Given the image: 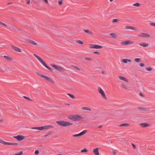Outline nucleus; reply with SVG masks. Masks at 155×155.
I'll list each match as a JSON object with an SVG mask.
<instances>
[{
  "mask_svg": "<svg viewBox=\"0 0 155 155\" xmlns=\"http://www.w3.org/2000/svg\"><path fill=\"white\" fill-rule=\"evenodd\" d=\"M68 118L74 121H80L83 118L81 116L76 114L69 115L68 116Z\"/></svg>",
  "mask_w": 155,
  "mask_h": 155,
  "instance_id": "nucleus-1",
  "label": "nucleus"
},
{
  "mask_svg": "<svg viewBox=\"0 0 155 155\" xmlns=\"http://www.w3.org/2000/svg\"><path fill=\"white\" fill-rule=\"evenodd\" d=\"M34 56L36 57L37 59L39 60V61L41 62V63L43 65L45 68L49 69V70L52 71V69L51 68L48 67L45 63L44 61L39 56H38L36 54H34Z\"/></svg>",
  "mask_w": 155,
  "mask_h": 155,
  "instance_id": "nucleus-2",
  "label": "nucleus"
},
{
  "mask_svg": "<svg viewBox=\"0 0 155 155\" xmlns=\"http://www.w3.org/2000/svg\"><path fill=\"white\" fill-rule=\"evenodd\" d=\"M56 123L59 125L63 127H66L73 124L71 123L64 121H57Z\"/></svg>",
  "mask_w": 155,
  "mask_h": 155,
  "instance_id": "nucleus-3",
  "label": "nucleus"
},
{
  "mask_svg": "<svg viewBox=\"0 0 155 155\" xmlns=\"http://www.w3.org/2000/svg\"><path fill=\"white\" fill-rule=\"evenodd\" d=\"M53 127V126L51 125H46L42 127H33L31 128L32 129H36L40 130H45L47 129H48L50 128H52Z\"/></svg>",
  "mask_w": 155,
  "mask_h": 155,
  "instance_id": "nucleus-4",
  "label": "nucleus"
},
{
  "mask_svg": "<svg viewBox=\"0 0 155 155\" xmlns=\"http://www.w3.org/2000/svg\"><path fill=\"white\" fill-rule=\"evenodd\" d=\"M98 91L99 92V93L101 94V96L105 100H107V98L106 97V94L102 89L100 87H98Z\"/></svg>",
  "mask_w": 155,
  "mask_h": 155,
  "instance_id": "nucleus-5",
  "label": "nucleus"
},
{
  "mask_svg": "<svg viewBox=\"0 0 155 155\" xmlns=\"http://www.w3.org/2000/svg\"><path fill=\"white\" fill-rule=\"evenodd\" d=\"M51 66L60 71H64V69L61 66H58L53 64H51Z\"/></svg>",
  "mask_w": 155,
  "mask_h": 155,
  "instance_id": "nucleus-6",
  "label": "nucleus"
},
{
  "mask_svg": "<svg viewBox=\"0 0 155 155\" xmlns=\"http://www.w3.org/2000/svg\"><path fill=\"white\" fill-rule=\"evenodd\" d=\"M0 143L5 145H15L17 144L15 143H9L4 141L0 139Z\"/></svg>",
  "mask_w": 155,
  "mask_h": 155,
  "instance_id": "nucleus-7",
  "label": "nucleus"
},
{
  "mask_svg": "<svg viewBox=\"0 0 155 155\" xmlns=\"http://www.w3.org/2000/svg\"><path fill=\"white\" fill-rule=\"evenodd\" d=\"M102 48V46L95 44H90L89 45V48H90L101 49Z\"/></svg>",
  "mask_w": 155,
  "mask_h": 155,
  "instance_id": "nucleus-8",
  "label": "nucleus"
},
{
  "mask_svg": "<svg viewBox=\"0 0 155 155\" xmlns=\"http://www.w3.org/2000/svg\"><path fill=\"white\" fill-rule=\"evenodd\" d=\"M138 36L139 37L147 38H150V35L149 34L143 32L140 33Z\"/></svg>",
  "mask_w": 155,
  "mask_h": 155,
  "instance_id": "nucleus-9",
  "label": "nucleus"
},
{
  "mask_svg": "<svg viewBox=\"0 0 155 155\" xmlns=\"http://www.w3.org/2000/svg\"><path fill=\"white\" fill-rule=\"evenodd\" d=\"M134 43V42L130 41H126L121 42V44L122 45H127Z\"/></svg>",
  "mask_w": 155,
  "mask_h": 155,
  "instance_id": "nucleus-10",
  "label": "nucleus"
},
{
  "mask_svg": "<svg viewBox=\"0 0 155 155\" xmlns=\"http://www.w3.org/2000/svg\"><path fill=\"white\" fill-rule=\"evenodd\" d=\"M13 137L15 138L18 141H21L25 138V137L21 135H18L16 136H14Z\"/></svg>",
  "mask_w": 155,
  "mask_h": 155,
  "instance_id": "nucleus-11",
  "label": "nucleus"
},
{
  "mask_svg": "<svg viewBox=\"0 0 155 155\" xmlns=\"http://www.w3.org/2000/svg\"><path fill=\"white\" fill-rule=\"evenodd\" d=\"M26 40L27 42L33 45H37V43L32 40L28 39H26Z\"/></svg>",
  "mask_w": 155,
  "mask_h": 155,
  "instance_id": "nucleus-12",
  "label": "nucleus"
},
{
  "mask_svg": "<svg viewBox=\"0 0 155 155\" xmlns=\"http://www.w3.org/2000/svg\"><path fill=\"white\" fill-rule=\"evenodd\" d=\"M12 48L15 50V51L17 52H21V50L20 48L17 47L13 45H11Z\"/></svg>",
  "mask_w": 155,
  "mask_h": 155,
  "instance_id": "nucleus-13",
  "label": "nucleus"
},
{
  "mask_svg": "<svg viewBox=\"0 0 155 155\" xmlns=\"http://www.w3.org/2000/svg\"><path fill=\"white\" fill-rule=\"evenodd\" d=\"M42 77L45 78L46 80H48L52 83L53 82V80H52L50 77L47 76L43 75L42 76Z\"/></svg>",
  "mask_w": 155,
  "mask_h": 155,
  "instance_id": "nucleus-14",
  "label": "nucleus"
},
{
  "mask_svg": "<svg viewBox=\"0 0 155 155\" xmlns=\"http://www.w3.org/2000/svg\"><path fill=\"white\" fill-rule=\"evenodd\" d=\"M93 152L95 155H99V151L98 148L94 149Z\"/></svg>",
  "mask_w": 155,
  "mask_h": 155,
  "instance_id": "nucleus-15",
  "label": "nucleus"
},
{
  "mask_svg": "<svg viewBox=\"0 0 155 155\" xmlns=\"http://www.w3.org/2000/svg\"><path fill=\"white\" fill-rule=\"evenodd\" d=\"M125 28L127 29H131L136 31H137V28L132 26H125Z\"/></svg>",
  "mask_w": 155,
  "mask_h": 155,
  "instance_id": "nucleus-16",
  "label": "nucleus"
},
{
  "mask_svg": "<svg viewBox=\"0 0 155 155\" xmlns=\"http://www.w3.org/2000/svg\"><path fill=\"white\" fill-rule=\"evenodd\" d=\"M139 45L143 47H147L149 46V44L148 43H145V42H142L140 43Z\"/></svg>",
  "mask_w": 155,
  "mask_h": 155,
  "instance_id": "nucleus-17",
  "label": "nucleus"
},
{
  "mask_svg": "<svg viewBox=\"0 0 155 155\" xmlns=\"http://www.w3.org/2000/svg\"><path fill=\"white\" fill-rule=\"evenodd\" d=\"M140 126L142 127H146L149 126V124L148 123H141L140 124Z\"/></svg>",
  "mask_w": 155,
  "mask_h": 155,
  "instance_id": "nucleus-18",
  "label": "nucleus"
},
{
  "mask_svg": "<svg viewBox=\"0 0 155 155\" xmlns=\"http://www.w3.org/2000/svg\"><path fill=\"white\" fill-rule=\"evenodd\" d=\"M118 77L121 80H122L126 82H127L128 81L127 79L124 77L120 76H119Z\"/></svg>",
  "mask_w": 155,
  "mask_h": 155,
  "instance_id": "nucleus-19",
  "label": "nucleus"
},
{
  "mask_svg": "<svg viewBox=\"0 0 155 155\" xmlns=\"http://www.w3.org/2000/svg\"><path fill=\"white\" fill-rule=\"evenodd\" d=\"M122 61L124 62V63L126 64L128 62H131V60L130 59H123L122 60Z\"/></svg>",
  "mask_w": 155,
  "mask_h": 155,
  "instance_id": "nucleus-20",
  "label": "nucleus"
},
{
  "mask_svg": "<svg viewBox=\"0 0 155 155\" xmlns=\"http://www.w3.org/2000/svg\"><path fill=\"white\" fill-rule=\"evenodd\" d=\"M4 57L8 61H12L13 59L12 58L9 57L7 56L4 55Z\"/></svg>",
  "mask_w": 155,
  "mask_h": 155,
  "instance_id": "nucleus-21",
  "label": "nucleus"
},
{
  "mask_svg": "<svg viewBox=\"0 0 155 155\" xmlns=\"http://www.w3.org/2000/svg\"><path fill=\"white\" fill-rule=\"evenodd\" d=\"M84 32L87 33L88 35H91L92 34V32L87 29H85L84 30Z\"/></svg>",
  "mask_w": 155,
  "mask_h": 155,
  "instance_id": "nucleus-22",
  "label": "nucleus"
},
{
  "mask_svg": "<svg viewBox=\"0 0 155 155\" xmlns=\"http://www.w3.org/2000/svg\"><path fill=\"white\" fill-rule=\"evenodd\" d=\"M81 109L82 110H85L89 111H91V110L90 108L86 107H82L81 108Z\"/></svg>",
  "mask_w": 155,
  "mask_h": 155,
  "instance_id": "nucleus-23",
  "label": "nucleus"
},
{
  "mask_svg": "<svg viewBox=\"0 0 155 155\" xmlns=\"http://www.w3.org/2000/svg\"><path fill=\"white\" fill-rule=\"evenodd\" d=\"M75 41L77 43L80 45H82L83 44V42L80 40H76Z\"/></svg>",
  "mask_w": 155,
  "mask_h": 155,
  "instance_id": "nucleus-24",
  "label": "nucleus"
},
{
  "mask_svg": "<svg viewBox=\"0 0 155 155\" xmlns=\"http://www.w3.org/2000/svg\"><path fill=\"white\" fill-rule=\"evenodd\" d=\"M110 35L113 38H115L117 37V35L114 33H111L110 34Z\"/></svg>",
  "mask_w": 155,
  "mask_h": 155,
  "instance_id": "nucleus-25",
  "label": "nucleus"
},
{
  "mask_svg": "<svg viewBox=\"0 0 155 155\" xmlns=\"http://www.w3.org/2000/svg\"><path fill=\"white\" fill-rule=\"evenodd\" d=\"M87 132L86 130H84L79 133L80 136H81Z\"/></svg>",
  "mask_w": 155,
  "mask_h": 155,
  "instance_id": "nucleus-26",
  "label": "nucleus"
},
{
  "mask_svg": "<svg viewBox=\"0 0 155 155\" xmlns=\"http://www.w3.org/2000/svg\"><path fill=\"white\" fill-rule=\"evenodd\" d=\"M134 6H137V7H139L140 6V4L139 3H136L135 4H133Z\"/></svg>",
  "mask_w": 155,
  "mask_h": 155,
  "instance_id": "nucleus-27",
  "label": "nucleus"
},
{
  "mask_svg": "<svg viewBox=\"0 0 155 155\" xmlns=\"http://www.w3.org/2000/svg\"><path fill=\"white\" fill-rule=\"evenodd\" d=\"M87 150L85 148H84L83 149L81 150V152L82 153L83 152H87Z\"/></svg>",
  "mask_w": 155,
  "mask_h": 155,
  "instance_id": "nucleus-28",
  "label": "nucleus"
},
{
  "mask_svg": "<svg viewBox=\"0 0 155 155\" xmlns=\"http://www.w3.org/2000/svg\"><path fill=\"white\" fill-rule=\"evenodd\" d=\"M67 95L69 96L72 98L74 99V96L68 93Z\"/></svg>",
  "mask_w": 155,
  "mask_h": 155,
  "instance_id": "nucleus-29",
  "label": "nucleus"
},
{
  "mask_svg": "<svg viewBox=\"0 0 155 155\" xmlns=\"http://www.w3.org/2000/svg\"><path fill=\"white\" fill-rule=\"evenodd\" d=\"M23 153V152L22 151H20L19 153H16L13 155H21Z\"/></svg>",
  "mask_w": 155,
  "mask_h": 155,
  "instance_id": "nucleus-30",
  "label": "nucleus"
},
{
  "mask_svg": "<svg viewBox=\"0 0 155 155\" xmlns=\"http://www.w3.org/2000/svg\"><path fill=\"white\" fill-rule=\"evenodd\" d=\"M140 60V58H136L134 59V61L136 62H139Z\"/></svg>",
  "mask_w": 155,
  "mask_h": 155,
  "instance_id": "nucleus-31",
  "label": "nucleus"
},
{
  "mask_svg": "<svg viewBox=\"0 0 155 155\" xmlns=\"http://www.w3.org/2000/svg\"><path fill=\"white\" fill-rule=\"evenodd\" d=\"M146 69L147 71H151L152 69L150 67H146Z\"/></svg>",
  "mask_w": 155,
  "mask_h": 155,
  "instance_id": "nucleus-32",
  "label": "nucleus"
},
{
  "mask_svg": "<svg viewBox=\"0 0 155 155\" xmlns=\"http://www.w3.org/2000/svg\"><path fill=\"white\" fill-rule=\"evenodd\" d=\"M118 21H119V20H118V19H114L112 20V21L114 23V22H117Z\"/></svg>",
  "mask_w": 155,
  "mask_h": 155,
  "instance_id": "nucleus-33",
  "label": "nucleus"
},
{
  "mask_svg": "<svg viewBox=\"0 0 155 155\" xmlns=\"http://www.w3.org/2000/svg\"><path fill=\"white\" fill-rule=\"evenodd\" d=\"M128 125V124H121L120 126H127Z\"/></svg>",
  "mask_w": 155,
  "mask_h": 155,
  "instance_id": "nucleus-34",
  "label": "nucleus"
},
{
  "mask_svg": "<svg viewBox=\"0 0 155 155\" xmlns=\"http://www.w3.org/2000/svg\"><path fill=\"white\" fill-rule=\"evenodd\" d=\"M80 136L79 133L78 134H74L72 135V136L73 137H78Z\"/></svg>",
  "mask_w": 155,
  "mask_h": 155,
  "instance_id": "nucleus-35",
  "label": "nucleus"
},
{
  "mask_svg": "<svg viewBox=\"0 0 155 155\" xmlns=\"http://www.w3.org/2000/svg\"><path fill=\"white\" fill-rule=\"evenodd\" d=\"M150 25L153 26H155V23L154 22H150L149 23Z\"/></svg>",
  "mask_w": 155,
  "mask_h": 155,
  "instance_id": "nucleus-36",
  "label": "nucleus"
},
{
  "mask_svg": "<svg viewBox=\"0 0 155 155\" xmlns=\"http://www.w3.org/2000/svg\"><path fill=\"white\" fill-rule=\"evenodd\" d=\"M58 4L60 5H61L62 4V0H60L58 1Z\"/></svg>",
  "mask_w": 155,
  "mask_h": 155,
  "instance_id": "nucleus-37",
  "label": "nucleus"
},
{
  "mask_svg": "<svg viewBox=\"0 0 155 155\" xmlns=\"http://www.w3.org/2000/svg\"><path fill=\"white\" fill-rule=\"evenodd\" d=\"M74 68L75 69L78 70H81L79 68H78V67L77 66H74Z\"/></svg>",
  "mask_w": 155,
  "mask_h": 155,
  "instance_id": "nucleus-38",
  "label": "nucleus"
},
{
  "mask_svg": "<svg viewBox=\"0 0 155 155\" xmlns=\"http://www.w3.org/2000/svg\"><path fill=\"white\" fill-rule=\"evenodd\" d=\"M101 73L103 74H107V72L103 70V71H101Z\"/></svg>",
  "mask_w": 155,
  "mask_h": 155,
  "instance_id": "nucleus-39",
  "label": "nucleus"
},
{
  "mask_svg": "<svg viewBox=\"0 0 155 155\" xmlns=\"http://www.w3.org/2000/svg\"><path fill=\"white\" fill-rule=\"evenodd\" d=\"M39 151L38 150H37L35 151V153L36 155H38L39 153Z\"/></svg>",
  "mask_w": 155,
  "mask_h": 155,
  "instance_id": "nucleus-40",
  "label": "nucleus"
},
{
  "mask_svg": "<svg viewBox=\"0 0 155 155\" xmlns=\"http://www.w3.org/2000/svg\"><path fill=\"white\" fill-rule=\"evenodd\" d=\"M112 153H113V154L114 155H116V151H115V150H113L112 151Z\"/></svg>",
  "mask_w": 155,
  "mask_h": 155,
  "instance_id": "nucleus-41",
  "label": "nucleus"
},
{
  "mask_svg": "<svg viewBox=\"0 0 155 155\" xmlns=\"http://www.w3.org/2000/svg\"><path fill=\"white\" fill-rule=\"evenodd\" d=\"M0 24L1 25H3L4 26H6V25L5 23H3V22H2V21H0Z\"/></svg>",
  "mask_w": 155,
  "mask_h": 155,
  "instance_id": "nucleus-42",
  "label": "nucleus"
},
{
  "mask_svg": "<svg viewBox=\"0 0 155 155\" xmlns=\"http://www.w3.org/2000/svg\"><path fill=\"white\" fill-rule=\"evenodd\" d=\"M23 97L25 98V99H27L28 100H31L28 97H26V96H24Z\"/></svg>",
  "mask_w": 155,
  "mask_h": 155,
  "instance_id": "nucleus-43",
  "label": "nucleus"
},
{
  "mask_svg": "<svg viewBox=\"0 0 155 155\" xmlns=\"http://www.w3.org/2000/svg\"><path fill=\"white\" fill-rule=\"evenodd\" d=\"M140 66L141 67H143L144 66V64L143 63H141L139 64Z\"/></svg>",
  "mask_w": 155,
  "mask_h": 155,
  "instance_id": "nucleus-44",
  "label": "nucleus"
},
{
  "mask_svg": "<svg viewBox=\"0 0 155 155\" xmlns=\"http://www.w3.org/2000/svg\"><path fill=\"white\" fill-rule=\"evenodd\" d=\"M36 73L39 76H41V77H42V75H43V74H40V73Z\"/></svg>",
  "mask_w": 155,
  "mask_h": 155,
  "instance_id": "nucleus-45",
  "label": "nucleus"
},
{
  "mask_svg": "<svg viewBox=\"0 0 155 155\" xmlns=\"http://www.w3.org/2000/svg\"><path fill=\"white\" fill-rule=\"evenodd\" d=\"M132 145L134 149H136V146L134 144L132 143Z\"/></svg>",
  "mask_w": 155,
  "mask_h": 155,
  "instance_id": "nucleus-46",
  "label": "nucleus"
},
{
  "mask_svg": "<svg viewBox=\"0 0 155 155\" xmlns=\"http://www.w3.org/2000/svg\"><path fill=\"white\" fill-rule=\"evenodd\" d=\"M94 53L96 54H99L100 52L98 51H94Z\"/></svg>",
  "mask_w": 155,
  "mask_h": 155,
  "instance_id": "nucleus-47",
  "label": "nucleus"
},
{
  "mask_svg": "<svg viewBox=\"0 0 155 155\" xmlns=\"http://www.w3.org/2000/svg\"><path fill=\"white\" fill-rule=\"evenodd\" d=\"M85 59L88 60H91V58H85Z\"/></svg>",
  "mask_w": 155,
  "mask_h": 155,
  "instance_id": "nucleus-48",
  "label": "nucleus"
},
{
  "mask_svg": "<svg viewBox=\"0 0 155 155\" xmlns=\"http://www.w3.org/2000/svg\"><path fill=\"white\" fill-rule=\"evenodd\" d=\"M46 3V4H48V0H43Z\"/></svg>",
  "mask_w": 155,
  "mask_h": 155,
  "instance_id": "nucleus-49",
  "label": "nucleus"
},
{
  "mask_svg": "<svg viewBox=\"0 0 155 155\" xmlns=\"http://www.w3.org/2000/svg\"><path fill=\"white\" fill-rule=\"evenodd\" d=\"M30 0H28L27 1V4H29L30 3Z\"/></svg>",
  "mask_w": 155,
  "mask_h": 155,
  "instance_id": "nucleus-50",
  "label": "nucleus"
},
{
  "mask_svg": "<svg viewBox=\"0 0 155 155\" xmlns=\"http://www.w3.org/2000/svg\"><path fill=\"white\" fill-rule=\"evenodd\" d=\"M138 109L140 110H143V108L142 107H138Z\"/></svg>",
  "mask_w": 155,
  "mask_h": 155,
  "instance_id": "nucleus-51",
  "label": "nucleus"
},
{
  "mask_svg": "<svg viewBox=\"0 0 155 155\" xmlns=\"http://www.w3.org/2000/svg\"><path fill=\"white\" fill-rule=\"evenodd\" d=\"M102 127V125H101L98 127L99 128H101Z\"/></svg>",
  "mask_w": 155,
  "mask_h": 155,
  "instance_id": "nucleus-52",
  "label": "nucleus"
},
{
  "mask_svg": "<svg viewBox=\"0 0 155 155\" xmlns=\"http://www.w3.org/2000/svg\"><path fill=\"white\" fill-rule=\"evenodd\" d=\"M140 95L141 96H142V94H141V93H140Z\"/></svg>",
  "mask_w": 155,
  "mask_h": 155,
  "instance_id": "nucleus-53",
  "label": "nucleus"
},
{
  "mask_svg": "<svg viewBox=\"0 0 155 155\" xmlns=\"http://www.w3.org/2000/svg\"><path fill=\"white\" fill-rule=\"evenodd\" d=\"M110 2H112L113 1V0H110Z\"/></svg>",
  "mask_w": 155,
  "mask_h": 155,
  "instance_id": "nucleus-54",
  "label": "nucleus"
},
{
  "mask_svg": "<svg viewBox=\"0 0 155 155\" xmlns=\"http://www.w3.org/2000/svg\"><path fill=\"white\" fill-rule=\"evenodd\" d=\"M66 104L68 105H70V104Z\"/></svg>",
  "mask_w": 155,
  "mask_h": 155,
  "instance_id": "nucleus-55",
  "label": "nucleus"
},
{
  "mask_svg": "<svg viewBox=\"0 0 155 155\" xmlns=\"http://www.w3.org/2000/svg\"><path fill=\"white\" fill-rule=\"evenodd\" d=\"M12 3L11 2H10V3H9L8 4H11Z\"/></svg>",
  "mask_w": 155,
  "mask_h": 155,
  "instance_id": "nucleus-56",
  "label": "nucleus"
}]
</instances>
